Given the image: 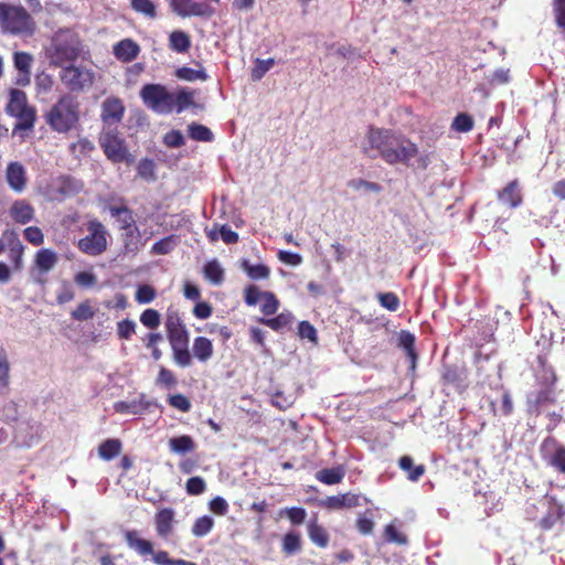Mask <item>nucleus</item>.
Instances as JSON below:
<instances>
[{"instance_id": "nucleus-17", "label": "nucleus", "mask_w": 565, "mask_h": 565, "mask_svg": "<svg viewBox=\"0 0 565 565\" xmlns=\"http://www.w3.org/2000/svg\"><path fill=\"white\" fill-rule=\"evenodd\" d=\"M156 531L160 537L167 539L173 527L174 511L170 508H164L156 514Z\"/></svg>"}, {"instance_id": "nucleus-5", "label": "nucleus", "mask_w": 565, "mask_h": 565, "mask_svg": "<svg viewBox=\"0 0 565 565\" xmlns=\"http://www.w3.org/2000/svg\"><path fill=\"white\" fill-rule=\"evenodd\" d=\"M0 23L4 33L13 35H31L35 22L30 13L19 6L0 3Z\"/></svg>"}, {"instance_id": "nucleus-27", "label": "nucleus", "mask_w": 565, "mask_h": 565, "mask_svg": "<svg viewBox=\"0 0 565 565\" xmlns=\"http://www.w3.org/2000/svg\"><path fill=\"white\" fill-rule=\"evenodd\" d=\"M203 275L212 285H221L224 280V270L216 259L204 265Z\"/></svg>"}, {"instance_id": "nucleus-19", "label": "nucleus", "mask_w": 565, "mask_h": 565, "mask_svg": "<svg viewBox=\"0 0 565 565\" xmlns=\"http://www.w3.org/2000/svg\"><path fill=\"white\" fill-rule=\"evenodd\" d=\"M125 541L129 548L134 550L140 556L153 554L152 543L139 537L137 531H127L125 533Z\"/></svg>"}, {"instance_id": "nucleus-56", "label": "nucleus", "mask_w": 565, "mask_h": 565, "mask_svg": "<svg viewBox=\"0 0 565 565\" xmlns=\"http://www.w3.org/2000/svg\"><path fill=\"white\" fill-rule=\"evenodd\" d=\"M384 536L385 540L390 543H396L399 545H404L407 543L406 536L398 532L393 524H388L385 526Z\"/></svg>"}, {"instance_id": "nucleus-60", "label": "nucleus", "mask_w": 565, "mask_h": 565, "mask_svg": "<svg viewBox=\"0 0 565 565\" xmlns=\"http://www.w3.org/2000/svg\"><path fill=\"white\" fill-rule=\"evenodd\" d=\"M168 402L172 407H174L181 412L186 413L191 409V402L183 394L170 395L168 397Z\"/></svg>"}, {"instance_id": "nucleus-51", "label": "nucleus", "mask_w": 565, "mask_h": 565, "mask_svg": "<svg viewBox=\"0 0 565 565\" xmlns=\"http://www.w3.org/2000/svg\"><path fill=\"white\" fill-rule=\"evenodd\" d=\"M156 297V290L150 285H141L138 287L135 299L138 303H150Z\"/></svg>"}, {"instance_id": "nucleus-42", "label": "nucleus", "mask_w": 565, "mask_h": 565, "mask_svg": "<svg viewBox=\"0 0 565 565\" xmlns=\"http://www.w3.org/2000/svg\"><path fill=\"white\" fill-rule=\"evenodd\" d=\"M398 344L403 348L407 355L414 361L416 359L414 345H415V337L413 333L408 331H401L398 337Z\"/></svg>"}, {"instance_id": "nucleus-26", "label": "nucleus", "mask_w": 565, "mask_h": 565, "mask_svg": "<svg viewBox=\"0 0 565 565\" xmlns=\"http://www.w3.org/2000/svg\"><path fill=\"white\" fill-rule=\"evenodd\" d=\"M195 448V444L191 436L182 435L179 437H173L169 439V449L171 452L178 455H184L193 451Z\"/></svg>"}, {"instance_id": "nucleus-10", "label": "nucleus", "mask_w": 565, "mask_h": 565, "mask_svg": "<svg viewBox=\"0 0 565 565\" xmlns=\"http://www.w3.org/2000/svg\"><path fill=\"white\" fill-rule=\"evenodd\" d=\"M100 146L109 160L115 163L128 162L129 152L121 138L114 131H107L100 137Z\"/></svg>"}, {"instance_id": "nucleus-41", "label": "nucleus", "mask_w": 565, "mask_h": 565, "mask_svg": "<svg viewBox=\"0 0 565 565\" xmlns=\"http://www.w3.org/2000/svg\"><path fill=\"white\" fill-rule=\"evenodd\" d=\"M137 173L138 177L146 181H154L156 180V173H154V162L150 159H142L138 163L137 167Z\"/></svg>"}, {"instance_id": "nucleus-9", "label": "nucleus", "mask_w": 565, "mask_h": 565, "mask_svg": "<svg viewBox=\"0 0 565 565\" xmlns=\"http://www.w3.org/2000/svg\"><path fill=\"white\" fill-rule=\"evenodd\" d=\"M89 234L77 243L78 249L89 256H98L107 249V231L98 221H92L87 227Z\"/></svg>"}, {"instance_id": "nucleus-53", "label": "nucleus", "mask_w": 565, "mask_h": 565, "mask_svg": "<svg viewBox=\"0 0 565 565\" xmlns=\"http://www.w3.org/2000/svg\"><path fill=\"white\" fill-rule=\"evenodd\" d=\"M565 514V509L562 505L554 507L547 516L542 519L541 525L545 530H550L553 527L555 522L559 520Z\"/></svg>"}, {"instance_id": "nucleus-8", "label": "nucleus", "mask_w": 565, "mask_h": 565, "mask_svg": "<svg viewBox=\"0 0 565 565\" xmlns=\"http://www.w3.org/2000/svg\"><path fill=\"white\" fill-rule=\"evenodd\" d=\"M60 78L71 92H86L95 82V72L82 65L63 66Z\"/></svg>"}, {"instance_id": "nucleus-6", "label": "nucleus", "mask_w": 565, "mask_h": 565, "mask_svg": "<svg viewBox=\"0 0 565 565\" xmlns=\"http://www.w3.org/2000/svg\"><path fill=\"white\" fill-rule=\"evenodd\" d=\"M6 111L18 120L14 125L13 134L33 129L35 122V109L29 105L26 94L23 90L17 88L10 90Z\"/></svg>"}, {"instance_id": "nucleus-24", "label": "nucleus", "mask_w": 565, "mask_h": 565, "mask_svg": "<svg viewBox=\"0 0 565 565\" xmlns=\"http://www.w3.org/2000/svg\"><path fill=\"white\" fill-rule=\"evenodd\" d=\"M191 46L189 34L181 30H174L169 35V49L175 53L184 54Z\"/></svg>"}, {"instance_id": "nucleus-15", "label": "nucleus", "mask_w": 565, "mask_h": 565, "mask_svg": "<svg viewBox=\"0 0 565 565\" xmlns=\"http://www.w3.org/2000/svg\"><path fill=\"white\" fill-rule=\"evenodd\" d=\"M113 52L117 60L128 63L138 56L140 47L135 41L125 39L115 44Z\"/></svg>"}, {"instance_id": "nucleus-57", "label": "nucleus", "mask_w": 565, "mask_h": 565, "mask_svg": "<svg viewBox=\"0 0 565 565\" xmlns=\"http://www.w3.org/2000/svg\"><path fill=\"white\" fill-rule=\"evenodd\" d=\"M553 13L556 25L565 31V0H553Z\"/></svg>"}, {"instance_id": "nucleus-49", "label": "nucleus", "mask_w": 565, "mask_h": 565, "mask_svg": "<svg viewBox=\"0 0 565 565\" xmlns=\"http://www.w3.org/2000/svg\"><path fill=\"white\" fill-rule=\"evenodd\" d=\"M160 313L156 309H146L140 316V322L149 329H157L160 324Z\"/></svg>"}, {"instance_id": "nucleus-2", "label": "nucleus", "mask_w": 565, "mask_h": 565, "mask_svg": "<svg viewBox=\"0 0 565 565\" xmlns=\"http://www.w3.org/2000/svg\"><path fill=\"white\" fill-rule=\"evenodd\" d=\"M164 324L175 364L180 367L190 366L192 364L189 351L190 333L178 311L169 310Z\"/></svg>"}, {"instance_id": "nucleus-37", "label": "nucleus", "mask_w": 565, "mask_h": 565, "mask_svg": "<svg viewBox=\"0 0 565 565\" xmlns=\"http://www.w3.org/2000/svg\"><path fill=\"white\" fill-rule=\"evenodd\" d=\"M308 534L310 540L316 545L320 547H326L328 545L329 536L322 526L317 525L315 523L310 524L308 529Z\"/></svg>"}, {"instance_id": "nucleus-25", "label": "nucleus", "mask_w": 565, "mask_h": 565, "mask_svg": "<svg viewBox=\"0 0 565 565\" xmlns=\"http://www.w3.org/2000/svg\"><path fill=\"white\" fill-rule=\"evenodd\" d=\"M193 355L200 362H207L213 355V344L205 337H196L192 347Z\"/></svg>"}, {"instance_id": "nucleus-44", "label": "nucleus", "mask_w": 565, "mask_h": 565, "mask_svg": "<svg viewBox=\"0 0 565 565\" xmlns=\"http://www.w3.org/2000/svg\"><path fill=\"white\" fill-rule=\"evenodd\" d=\"M10 365L3 350L0 349V394H3L9 386Z\"/></svg>"}, {"instance_id": "nucleus-12", "label": "nucleus", "mask_w": 565, "mask_h": 565, "mask_svg": "<svg viewBox=\"0 0 565 565\" xmlns=\"http://www.w3.org/2000/svg\"><path fill=\"white\" fill-rule=\"evenodd\" d=\"M125 113L122 102L117 97H107L102 104V119L107 126L118 124Z\"/></svg>"}, {"instance_id": "nucleus-33", "label": "nucleus", "mask_w": 565, "mask_h": 565, "mask_svg": "<svg viewBox=\"0 0 565 565\" xmlns=\"http://www.w3.org/2000/svg\"><path fill=\"white\" fill-rule=\"evenodd\" d=\"M175 75L178 78H180L182 81H186V82H195L198 79L206 81L209 77L203 68L193 70V68L186 67V66L178 68L175 72Z\"/></svg>"}, {"instance_id": "nucleus-50", "label": "nucleus", "mask_w": 565, "mask_h": 565, "mask_svg": "<svg viewBox=\"0 0 565 565\" xmlns=\"http://www.w3.org/2000/svg\"><path fill=\"white\" fill-rule=\"evenodd\" d=\"M23 252L24 246L19 239H15L14 244L10 248V259L17 270H20L23 266Z\"/></svg>"}, {"instance_id": "nucleus-40", "label": "nucleus", "mask_w": 565, "mask_h": 565, "mask_svg": "<svg viewBox=\"0 0 565 565\" xmlns=\"http://www.w3.org/2000/svg\"><path fill=\"white\" fill-rule=\"evenodd\" d=\"M131 8L150 19H154L157 15L156 6L151 0H131Z\"/></svg>"}, {"instance_id": "nucleus-59", "label": "nucleus", "mask_w": 565, "mask_h": 565, "mask_svg": "<svg viewBox=\"0 0 565 565\" xmlns=\"http://www.w3.org/2000/svg\"><path fill=\"white\" fill-rule=\"evenodd\" d=\"M136 323L132 320L124 319L117 323V333L120 339H130L135 333Z\"/></svg>"}, {"instance_id": "nucleus-32", "label": "nucleus", "mask_w": 565, "mask_h": 565, "mask_svg": "<svg viewBox=\"0 0 565 565\" xmlns=\"http://www.w3.org/2000/svg\"><path fill=\"white\" fill-rule=\"evenodd\" d=\"M121 444L118 439H107L98 449L99 456L105 460H111L119 455Z\"/></svg>"}, {"instance_id": "nucleus-29", "label": "nucleus", "mask_w": 565, "mask_h": 565, "mask_svg": "<svg viewBox=\"0 0 565 565\" xmlns=\"http://www.w3.org/2000/svg\"><path fill=\"white\" fill-rule=\"evenodd\" d=\"M174 94V110L181 114L183 110L193 105L194 93L189 88H180Z\"/></svg>"}, {"instance_id": "nucleus-18", "label": "nucleus", "mask_w": 565, "mask_h": 565, "mask_svg": "<svg viewBox=\"0 0 565 565\" xmlns=\"http://www.w3.org/2000/svg\"><path fill=\"white\" fill-rule=\"evenodd\" d=\"M10 216L17 223L26 224L34 218V209L25 200H17L10 207Z\"/></svg>"}, {"instance_id": "nucleus-34", "label": "nucleus", "mask_w": 565, "mask_h": 565, "mask_svg": "<svg viewBox=\"0 0 565 565\" xmlns=\"http://www.w3.org/2000/svg\"><path fill=\"white\" fill-rule=\"evenodd\" d=\"M292 320V316L291 313L287 312H282V313H279L278 316L274 317V318H269V319H260V321L266 324L267 327H269L270 329L275 330V331H280L285 328H287L290 322Z\"/></svg>"}, {"instance_id": "nucleus-3", "label": "nucleus", "mask_w": 565, "mask_h": 565, "mask_svg": "<svg viewBox=\"0 0 565 565\" xmlns=\"http://www.w3.org/2000/svg\"><path fill=\"white\" fill-rule=\"evenodd\" d=\"M45 119L54 131L67 132L78 121V103L72 96L64 95L51 107Z\"/></svg>"}, {"instance_id": "nucleus-11", "label": "nucleus", "mask_w": 565, "mask_h": 565, "mask_svg": "<svg viewBox=\"0 0 565 565\" xmlns=\"http://www.w3.org/2000/svg\"><path fill=\"white\" fill-rule=\"evenodd\" d=\"M57 263L58 255L53 249L42 248L38 250L34 258V267L39 276L35 278V281L44 284L45 278H42V276H45L47 273H50Z\"/></svg>"}, {"instance_id": "nucleus-46", "label": "nucleus", "mask_w": 565, "mask_h": 565, "mask_svg": "<svg viewBox=\"0 0 565 565\" xmlns=\"http://www.w3.org/2000/svg\"><path fill=\"white\" fill-rule=\"evenodd\" d=\"M278 299L270 291H264V297L262 299V312L265 316H271L278 310Z\"/></svg>"}, {"instance_id": "nucleus-61", "label": "nucleus", "mask_w": 565, "mask_h": 565, "mask_svg": "<svg viewBox=\"0 0 565 565\" xmlns=\"http://www.w3.org/2000/svg\"><path fill=\"white\" fill-rule=\"evenodd\" d=\"M163 142L169 148H179L184 145V137L180 130H171L164 135Z\"/></svg>"}, {"instance_id": "nucleus-35", "label": "nucleus", "mask_w": 565, "mask_h": 565, "mask_svg": "<svg viewBox=\"0 0 565 565\" xmlns=\"http://www.w3.org/2000/svg\"><path fill=\"white\" fill-rule=\"evenodd\" d=\"M301 548V540L300 535L295 532H289L284 536L282 540V551L287 555H294L298 553Z\"/></svg>"}, {"instance_id": "nucleus-1", "label": "nucleus", "mask_w": 565, "mask_h": 565, "mask_svg": "<svg viewBox=\"0 0 565 565\" xmlns=\"http://www.w3.org/2000/svg\"><path fill=\"white\" fill-rule=\"evenodd\" d=\"M363 151L370 158H382L388 164L402 163L409 166L416 158L415 167L425 170L430 158L428 153L418 154L417 146L402 134L388 129L370 128Z\"/></svg>"}, {"instance_id": "nucleus-28", "label": "nucleus", "mask_w": 565, "mask_h": 565, "mask_svg": "<svg viewBox=\"0 0 565 565\" xmlns=\"http://www.w3.org/2000/svg\"><path fill=\"white\" fill-rule=\"evenodd\" d=\"M242 269L253 280L267 279L270 275V269L268 266L264 264L254 265L246 259L242 262Z\"/></svg>"}, {"instance_id": "nucleus-39", "label": "nucleus", "mask_w": 565, "mask_h": 565, "mask_svg": "<svg viewBox=\"0 0 565 565\" xmlns=\"http://www.w3.org/2000/svg\"><path fill=\"white\" fill-rule=\"evenodd\" d=\"M348 186L355 190V191H362L364 193L367 192H381L382 188L379 183L370 182L363 179H352L348 182Z\"/></svg>"}, {"instance_id": "nucleus-64", "label": "nucleus", "mask_w": 565, "mask_h": 565, "mask_svg": "<svg viewBox=\"0 0 565 565\" xmlns=\"http://www.w3.org/2000/svg\"><path fill=\"white\" fill-rule=\"evenodd\" d=\"M35 86L39 93H47L52 89L53 78L46 73H40L35 76Z\"/></svg>"}, {"instance_id": "nucleus-31", "label": "nucleus", "mask_w": 565, "mask_h": 565, "mask_svg": "<svg viewBox=\"0 0 565 565\" xmlns=\"http://www.w3.org/2000/svg\"><path fill=\"white\" fill-rule=\"evenodd\" d=\"M398 466L402 470L408 472V479L411 481H417L425 472L423 465L414 467L413 459L409 456L401 457Z\"/></svg>"}, {"instance_id": "nucleus-45", "label": "nucleus", "mask_w": 565, "mask_h": 565, "mask_svg": "<svg viewBox=\"0 0 565 565\" xmlns=\"http://www.w3.org/2000/svg\"><path fill=\"white\" fill-rule=\"evenodd\" d=\"M15 68L25 75H30L32 56L25 52H15L13 56Z\"/></svg>"}, {"instance_id": "nucleus-52", "label": "nucleus", "mask_w": 565, "mask_h": 565, "mask_svg": "<svg viewBox=\"0 0 565 565\" xmlns=\"http://www.w3.org/2000/svg\"><path fill=\"white\" fill-rule=\"evenodd\" d=\"M264 291L255 285H248L244 290V299L247 306H256L262 301Z\"/></svg>"}, {"instance_id": "nucleus-62", "label": "nucleus", "mask_w": 565, "mask_h": 565, "mask_svg": "<svg viewBox=\"0 0 565 565\" xmlns=\"http://www.w3.org/2000/svg\"><path fill=\"white\" fill-rule=\"evenodd\" d=\"M298 334L302 339H308L310 342H317V330L308 321H301L298 326Z\"/></svg>"}, {"instance_id": "nucleus-47", "label": "nucleus", "mask_w": 565, "mask_h": 565, "mask_svg": "<svg viewBox=\"0 0 565 565\" xmlns=\"http://www.w3.org/2000/svg\"><path fill=\"white\" fill-rule=\"evenodd\" d=\"M451 127L459 132H468L473 128V119L468 114L461 113L458 114L454 121Z\"/></svg>"}, {"instance_id": "nucleus-63", "label": "nucleus", "mask_w": 565, "mask_h": 565, "mask_svg": "<svg viewBox=\"0 0 565 565\" xmlns=\"http://www.w3.org/2000/svg\"><path fill=\"white\" fill-rule=\"evenodd\" d=\"M173 248L172 236L164 237L158 242H156L151 247V253L154 255H167Z\"/></svg>"}, {"instance_id": "nucleus-36", "label": "nucleus", "mask_w": 565, "mask_h": 565, "mask_svg": "<svg viewBox=\"0 0 565 565\" xmlns=\"http://www.w3.org/2000/svg\"><path fill=\"white\" fill-rule=\"evenodd\" d=\"M275 65L274 58L255 60V65L252 68L250 76L253 81H260L265 74Z\"/></svg>"}, {"instance_id": "nucleus-13", "label": "nucleus", "mask_w": 565, "mask_h": 565, "mask_svg": "<svg viewBox=\"0 0 565 565\" xmlns=\"http://www.w3.org/2000/svg\"><path fill=\"white\" fill-rule=\"evenodd\" d=\"M6 181L11 190L21 193L26 186V171L20 162H10L6 169Z\"/></svg>"}, {"instance_id": "nucleus-38", "label": "nucleus", "mask_w": 565, "mask_h": 565, "mask_svg": "<svg viewBox=\"0 0 565 565\" xmlns=\"http://www.w3.org/2000/svg\"><path fill=\"white\" fill-rule=\"evenodd\" d=\"M214 524V521L211 516L204 515L194 522L192 526V534L196 537L205 536L210 533Z\"/></svg>"}, {"instance_id": "nucleus-30", "label": "nucleus", "mask_w": 565, "mask_h": 565, "mask_svg": "<svg viewBox=\"0 0 565 565\" xmlns=\"http://www.w3.org/2000/svg\"><path fill=\"white\" fill-rule=\"evenodd\" d=\"M188 134L192 140L210 142L213 140V132L206 126L192 122L188 126Z\"/></svg>"}, {"instance_id": "nucleus-22", "label": "nucleus", "mask_w": 565, "mask_h": 565, "mask_svg": "<svg viewBox=\"0 0 565 565\" xmlns=\"http://www.w3.org/2000/svg\"><path fill=\"white\" fill-rule=\"evenodd\" d=\"M109 213L119 223L121 231L131 230L136 226L132 212L125 205H111L109 206Z\"/></svg>"}, {"instance_id": "nucleus-14", "label": "nucleus", "mask_w": 565, "mask_h": 565, "mask_svg": "<svg viewBox=\"0 0 565 565\" xmlns=\"http://www.w3.org/2000/svg\"><path fill=\"white\" fill-rule=\"evenodd\" d=\"M154 402L148 401L145 394H140L131 401H120L114 404V409L118 414L139 415L143 414Z\"/></svg>"}, {"instance_id": "nucleus-4", "label": "nucleus", "mask_w": 565, "mask_h": 565, "mask_svg": "<svg viewBox=\"0 0 565 565\" xmlns=\"http://www.w3.org/2000/svg\"><path fill=\"white\" fill-rule=\"evenodd\" d=\"M81 53V41L71 31H60L52 40L47 49L51 64L63 67L65 63L75 61Z\"/></svg>"}, {"instance_id": "nucleus-48", "label": "nucleus", "mask_w": 565, "mask_h": 565, "mask_svg": "<svg viewBox=\"0 0 565 565\" xmlns=\"http://www.w3.org/2000/svg\"><path fill=\"white\" fill-rule=\"evenodd\" d=\"M377 299L380 305L388 311L395 312L399 308V299L394 292H381Z\"/></svg>"}, {"instance_id": "nucleus-55", "label": "nucleus", "mask_w": 565, "mask_h": 565, "mask_svg": "<svg viewBox=\"0 0 565 565\" xmlns=\"http://www.w3.org/2000/svg\"><path fill=\"white\" fill-rule=\"evenodd\" d=\"M214 14V9L204 2L192 1L189 11V17H204L210 18Z\"/></svg>"}, {"instance_id": "nucleus-23", "label": "nucleus", "mask_w": 565, "mask_h": 565, "mask_svg": "<svg viewBox=\"0 0 565 565\" xmlns=\"http://www.w3.org/2000/svg\"><path fill=\"white\" fill-rule=\"evenodd\" d=\"M344 476L345 469L343 466L324 468L316 472V479L328 486L340 483Z\"/></svg>"}, {"instance_id": "nucleus-43", "label": "nucleus", "mask_w": 565, "mask_h": 565, "mask_svg": "<svg viewBox=\"0 0 565 565\" xmlns=\"http://www.w3.org/2000/svg\"><path fill=\"white\" fill-rule=\"evenodd\" d=\"M72 318L77 321H87L95 316L88 300L81 302L75 310L72 311Z\"/></svg>"}, {"instance_id": "nucleus-54", "label": "nucleus", "mask_w": 565, "mask_h": 565, "mask_svg": "<svg viewBox=\"0 0 565 565\" xmlns=\"http://www.w3.org/2000/svg\"><path fill=\"white\" fill-rule=\"evenodd\" d=\"M186 492L191 495H199L202 494L205 489L206 484L203 478L201 477H191L188 479L185 484Z\"/></svg>"}, {"instance_id": "nucleus-58", "label": "nucleus", "mask_w": 565, "mask_h": 565, "mask_svg": "<svg viewBox=\"0 0 565 565\" xmlns=\"http://www.w3.org/2000/svg\"><path fill=\"white\" fill-rule=\"evenodd\" d=\"M24 238L34 246H40L44 242V235L41 228L36 226L26 227L23 231Z\"/></svg>"}, {"instance_id": "nucleus-20", "label": "nucleus", "mask_w": 565, "mask_h": 565, "mask_svg": "<svg viewBox=\"0 0 565 565\" xmlns=\"http://www.w3.org/2000/svg\"><path fill=\"white\" fill-rule=\"evenodd\" d=\"M122 244L125 254L136 255L145 245L137 226L122 231Z\"/></svg>"}, {"instance_id": "nucleus-21", "label": "nucleus", "mask_w": 565, "mask_h": 565, "mask_svg": "<svg viewBox=\"0 0 565 565\" xmlns=\"http://www.w3.org/2000/svg\"><path fill=\"white\" fill-rule=\"evenodd\" d=\"M501 203L510 207H518L522 203V196L516 180L511 181L502 191L498 193Z\"/></svg>"}, {"instance_id": "nucleus-7", "label": "nucleus", "mask_w": 565, "mask_h": 565, "mask_svg": "<svg viewBox=\"0 0 565 565\" xmlns=\"http://www.w3.org/2000/svg\"><path fill=\"white\" fill-rule=\"evenodd\" d=\"M143 104L152 111L167 115L174 110V94L161 84H147L140 90Z\"/></svg>"}, {"instance_id": "nucleus-16", "label": "nucleus", "mask_w": 565, "mask_h": 565, "mask_svg": "<svg viewBox=\"0 0 565 565\" xmlns=\"http://www.w3.org/2000/svg\"><path fill=\"white\" fill-rule=\"evenodd\" d=\"M362 498L353 493H344L338 495H330L323 501V505L331 510H339L343 508H353L361 505Z\"/></svg>"}]
</instances>
